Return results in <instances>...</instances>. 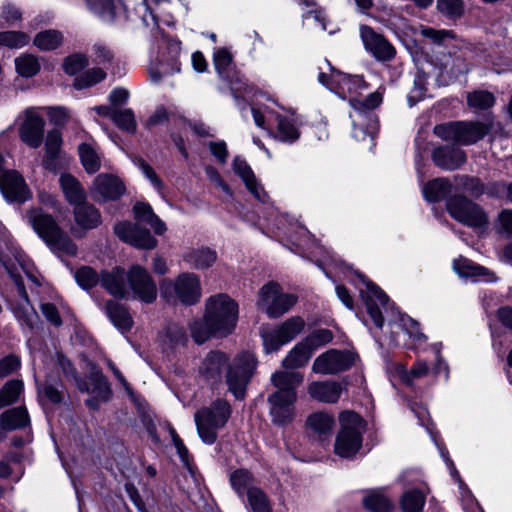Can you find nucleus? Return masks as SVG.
<instances>
[{
    "instance_id": "f257e3e1",
    "label": "nucleus",
    "mask_w": 512,
    "mask_h": 512,
    "mask_svg": "<svg viewBox=\"0 0 512 512\" xmlns=\"http://www.w3.org/2000/svg\"><path fill=\"white\" fill-rule=\"evenodd\" d=\"M256 368L255 357L243 352L231 362L226 354L220 351L210 352L202 361L199 372L204 379L212 384L221 383L225 373V383L228 391L237 400L244 399L247 385Z\"/></svg>"
},
{
    "instance_id": "f03ea898",
    "label": "nucleus",
    "mask_w": 512,
    "mask_h": 512,
    "mask_svg": "<svg viewBox=\"0 0 512 512\" xmlns=\"http://www.w3.org/2000/svg\"><path fill=\"white\" fill-rule=\"evenodd\" d=\"M26 218L36 234L55 254L68 256L77 254L76 244L52 215L41 208H31L26 212Z\"/></svg>"
},
{
    "instance_id": "7ed1b4c3",
    "label": "nucleus",
    "mask_w": 512,
    "mask_h": 512,
    "mask_svg": "<svg viewBox=\"0 0 512 512\" xmlns=\"http://www.w3.org/2000/svg\"><path fill=\"white\" fill-rule=\"evenodd\" d=\"M231 413V406L224 399H217L209 406L199 409L194 415V420L201 440L209 445L215 443L218 430L225 427Z\"/></svg>"
},
{
    "instance_id": "20e7f679",
    "label": "nucleus",
    "mask_w": 512,
    "mask_h": 512,
    "mask_svg": "<svg viewBox=\"0 0 512 512\" xmlns=\"http://www.w3.org/2000/svg\"><path fill=\"white\" fill-rule=\"evenodd\" d=\"M205 315L211 322L218 337H225L235 329L238 319V305L227 294L211 296L206 301Z\"/></svg>"
},
{
    "instance_id": "39448f33",
    "label": "nucleus",
    "mask_w": 512,
    "mask_h": 512,
    "mask_svg": "<svg viewBox=\"0 0 512 512\" xmlns=\"http://www.w3.org/2000/svg\"><path fill=\"white\" fill-rule=\"evenodd\" d=\"M339 421L341 428L335 440L334 450L338 456L349 458L361 448L365 421L353 411L342 412Z\"/></svg>"
},
{
    "instance_id": "423d86ee",
    "label": "nucleus",
    "mask_w": 512,
    "mask_h": 512,
    "mask_svg": "<svg viewBox=\"0 0 512 512\" xmlns=\"http://www.w3.org/2000/svg\"><path fill=\"white\" fill-rule=\"evenodd\" d=\"M296 302V295L282 292V288L277 282L270 281L259 290L257 307L268 317L279 318L287 313Z\"/></svg>"
},
{
    "instance_id": "0eeeda50",
    "label": "nucleus",
    "mask_w": 512,
    "mask_h": 512,
    "mask_svg": "<svg viewBox=\"0 0 512 512\" xmlns=\"http://www.w3.org/2000/svg\"><path fill=\"white\" fill-rule=\"evenodd\" d=\"M446 206L452 218L468 227L481 229L488 224L485 211L466 197L453 196L448 199Z\"/></svg>"
},
{
    "instance_id": "6e6552de",
    "label": "nucleus",
    "mask_w": 512,
    "mask_h": 512,
    "mask_svg": "<svg viewBox=\"0 0 512 512\" xmlns=\"http://www.w3.org/2000/svg\"><path fill=\"white\" fill-rule=\"evenodd\" d=\"M160 288L164 297H168L172 292H175L179 301L185 305H193L201 297L200 280L193 273H182L174 282L164 279Z\"/></svg>"
},
{
    "instance_id": "1a4fd4ad",
    "label": "nucleus",
    "mask_w": 512,
    "mask_h": 512,
    "mask_svg": "<svg viewBox=\"0 0 512 512\" xmlns=\"http://www.w3.org/2000/svg\"><path fill=\"white\" fill-rule=\"evenodd\" d=\"M305 321L299 317H291L273 330L262 329L261 337L266 353L277 351L282 345L293 340L304 329Z\"/></svg>"
},
{
    "instance_id": "9d476101",
    "label": "nucleus",
    "mask_w": 512,
    "mask_h": 512,
    "mask_svg": "<svg viewBox=\"0 0 512 512\" xmlns=\"http://www.w3.org/2000/svg\"><path fill=\"white\" fill-rule=\"evenodd\" d=\"M127 283L133 297L151 304L157 299V286L150 273L140 265H133L127 272Z\"/></svg>"
},
{
    "instance_id": "9b49d317",
    "label": "nucleus",
    "mask_w": 512,
    "mask_h": 512,
    "mask_svg": "<svg viewBox=\"0 0 512 512\" xmlns=\"http://www.w3.org/2000/svg\"><path fill=\"white\" fill-rule=\"evenodd\" d=\"M355 361L356 356L350 351L330 349L314 360L312 370L319 374H337L348 370Z\"/></svg>"
},
{
    "instance_id": "f8f14e48",
    "label": "nucleus",
    "mask_w": 512,
    "mask_h": 512,
    "mask_svg": "<svg viewBox=\"0 0 512 512\" xmlns=\"http://www.w3.org/2000/svg\"><path fill=\"white\" fill-rule=\"evenodd\" d=\"M360 38L364 48L379 62L392 61L396 56L395 47L380 33L368 25H361Z\"/></svg>"
},
{
    "instance_id": "ddd939ff",
    "label": "nucleus",
    "mask_w": 512,
    "mask_h": 512,
    "mask_svg": "<svg viewBox=\"0 0 512 512\" xmlns=\"http://www.w3.org/2000/svg\"><path fill=\"white\" fill-rule=\"evenodd\" d=\"M45 121L35 108H27L23 112V121L19 126L20 140L30 148L41 146L44 138Z\"/></svg>"
},
{
    "instance_id": "4468645a",
    "label": "nucleus",
    "mask_w": 512,
    "mask_h": 512,
    "mask_svg": "<svg viewBox=\"0 0 512 512\" xmlns=\"http://www.w3.org/2000/svg\"><path fill=\"white\" fill-rule=\"evenodd\" d=\"M90 391L93 395L85 401L86 406L91 410H98L101 403L108 402L112 397V390L101 369L94 363H89Z\"/></svg>"
},
{
    "instance_id": "2eb2a0df",
    "label": "nucleus",
    "mask_w": 512,
    "mask_h": 512,
    "mask_svg": "<svg viewBox=\"0 0 512 512\" xmlns=\"http://www.w3.org/2000/svg\"><path fill=\"white\" fill-rule=\"evenodd\" d=\"M114 232L122 241L140 249H153L157 246V240L148 229L131 222L116 223Z\"/></svg>"
},
{
    "instance_id": "dca6fc26",
    "label": "nucleus",
    "mask_w": 512,
    "mask_h": 512,
    "mask_svg": "<svg viewBox=\"0 0 512 512\" xmlns=\"http://www.w3.org/2000/svg\"><path fill=\"white\" fill-rule=\"evenodd\" d=\"M297 400L296 393L284 395L272 393L268 396L270 405L269 412L272 422L276 425H285L290 423L295 415L294 403Z\"/></svg>"
},
{
    "instance_id": "f3484780",
    "label": "nucleus",
    "mask_w": 512,
    "mask_h": 512,
    "mask_svg": "<svg viewBox=\"0 0 512 512\" xmlns=\"http://www.w3.org/2000/svg\"><path fill=\"white\" fill-rule=\"evenodd\" d=\"M0 189L10 202L23 203L31 198V192L24 178L15 170L5 171L0 178Z\"/></svg>"
},
{
    "instance_id": "a211bd4d",
    "label": "nucleus",
    "mask_w": 512,
    "mask_h": 512,
    "mask_svg": "<svg viewBox=\"0 0 512 512\" xmlns=\"http://www.w3.org/2000/svg\"><path fill=\"white\" fill-rule=\"evenodd\" d=\"M123 182L112 174H99L93 181L91 191L97 199L115 201L125 193Z\"/></svg>"
},
{
    "instance_id": "6ab92c4d",
    "label": "nucleus",
    "mask_w": 512,
    "mask_h": 512,
    "mask_svg": "<svg viewBox=\"0 0 512 512\" xmlns=\"http://www.w3.org/2000/svg\"><path fill=\"white\" fill-rule=\"evenodd\" d=\"M73 216L78 227L74 231L77 237H82L86 231L97 228L102 222L99 210L86 200L74 206Z\"/></svg>"
},
{
    "instance_id": "aec40b11",
    "label": "nucleus",
    "mask_w": 512,
    "mask_h": 512,
    "mask_svg": "<svg viewBox=\"0 0 512 512\" xmlns=\"http://www.w3.org/2000/svg\"><path fill=\"white\" fill-rule=\"evenodd\" d=\"M157 341L164 352H171L185 346L188 342V335L182 325L169 321L159 331Z\"/></svg>"
},
{
    "instance_id": "412c9836",
    "label": "nucleus",
    "mask_w": 512,
    "mask_h": 512,
    "mask_svg": "<svg viewBox=\"0 0 512 512\" xmlns=\"http://www.w3.org/2000/svg\"><path fill=\"white\" fill-rule=\"evenodd\" d=\"M432 160L441 169L453 171L466 162V153L459 147L439 146L432 151Z\"/></svg>"
},
{
    "instance_id": "4be33fe9",
    "label": "nucleus",
    "mask_w": 512,
    "mask_h": 512,
    "mask_svg": "<svg viewBox=\"0 0 512 512\" xmlns=\"http://www.w3.org/2000/svg\"><path fill=\"white\" fill-rule=\"evenodd\" d=\"M62 134L58 129L49 130L45 137V154L42 159L44 169L57 172L59 168V158L62 151Z\"/></svg>"
},
{
    "instance_id": "5701e85b",
    "label": "nucleus",
    "mask_w": 512,
    "mask_h": 512,
    "mask_svg": "<svg viewBox=\"0 0 512 512\" xmlns=\"http://www.w3.org/2000/svg\"><path fill=\"white\" fill-rule=\"evenodd\" d=\"M364 299L367 312L374 325L378 328H382L384 324V318L380 308L377 305V302L384 306L388 301L387 295L377 285L373 284L372 282H367Z\"/></svg>"
},
{
    "instance_id": "b1692460",
    "label": "nucleus",
    "mask_w": 512,
    "mask_h": 512,
    "mask_svg": "<svg viewBox=\"0 0 512 512\" xmlns=\"http://www.w3.org/2000/svg\"><path fill=\"white\" fill-rule=\"evenodd\" d=\"M491 126L478 121H458L457 144L472 145L483 139Z\"/></svg>"
},
{
    "instance_id": "393cba45",
    "label": "nucleus",
    "mask_w": 512,
    "mask_h": 512,
    "mask_svg": "<svg viewBox=\"0 0 512 512\" xmlns=\"http://www.w3.org/2000/svg\"><path fill=\"white\" fill-rule=\"evenodd\" d=\"M126 282L127 273L118 267L110 272H103L101 275L102 286L115 297L126 298L129 295Z\"/></svg>"
},
{
    "instance_id": "a878e982",
    "label": "nucleus",
    "mask_w": 512,
    "mask_h": 512,
    "mask_svg": "<svg viewBox=\"0 0 512 512\" xmlns=\"http://www.w3.org/2000/svg\"><path fill=\"white\" fill-rule=\"evenodd\" d=\"M234 172L241 177L249 192L259 201L264 202L266 193L258 184L251 167L245 160L236 157L233 161Z\"/></svg>"
},
{
    "instance_id": "bb28decb",
    "label": "nucleus",
    "mask_w": 512,
    "mask_h": 512,
    "mask_svg": "<svg viewBox=\"0 0 512 512\" xmlns=\"http://www.w3.org/2000/svg\"><path fill=\"white\" fill-rule=\"evenodd\" d=\"M271 382L276 394L296 393V388L303 382V375L297 371H276L271 376Z\"/></svg>"
},
{
    "instance_id": "cd10ccee",
    "label": "nucleus",
    "mask_w": 512,
    "mask_h": 512,
    "mask_svg": "<svg viewBox=\"0 0 512 512\" xmlns=\"http://www.w3.org/2000/svg\"><path fill=\"white\" fill-rule=\"evenodd\" d=\"M341 386L335 381L313 382L309 385V395L320 402L336 403L341 395Z\"/></svg>"
},
{
    "instance_id": "c85d7f7f",
    "label": "nucleus",
    "mask_w": 512,
    "mask_h": 512,
    "mask_svg": "<svg viewBox=\"0 0 512 512\" xmlns=\"http://www.w3.org/2000/svg\"><path fill=\"white\" fill-rule=\"evenodd\" d=\"M105 312L115 327L121 331H129L133 326V318L128 308L117 301L108 300Z\"/></svg>"
},
{
    "instance_id": "c756f323",
    "label": "nucleus",
    "mask_w": 512,
    "mask_h": 512,
    "mask_svg": "<svg viewBox=\"0 0 512 512\" xmlns=\"http://www.w3.org/2000/svg\"><path fill=\"white\" fill-rule=\"evenodd\" d=\"M29 423L27 409L23 406L8 409L0 415V427L5 431L21 429Z\"/></svg>"
},
{
    "instance_id": "7c9ffc66",
    "label": "nucleus",
    "mask_w": 512,
    "mask_h": 512,
    "mask_svg": "<svg viewBox=\"0 0 512 512\" xmlns=\"http://www.w3.org/2000/svg\"><path fill=\"white\" fill-rule=\"evenodd\" d=\"M133 212L137 221L150 225L156 234L162 235L166 231L165 223L153 212L148 203L137 202L133 207Z\"/></svg>"
},
{
    "instance_id": "2f4dec72",
    "label": "nucleus",
    "mask_w": 512,
    "mask_h": 512,
    "mask_svg": "<svg viewBox=\"0 0 512 512\" xmlns=\"http://www.w3.org/2000/svg\"><path fill=\"white\" fill-rule=\"evenodd\" d=\"M66 200L73 206L86 200V193L80 182L71 174H62L59 179Z\"/></svg>"
},
{
    "instance_id": "473e14b6",
    "label": "nucleus",
    "mask_w": 512,
    "mask_h": 512,
    "mask_svg": "<svg viewBox=\"0 0 512 512\" xmlns=\"http://www.w3.org/2000/svg\"><path fill=\"white\" fill-rule=\"evenodd\" d=\"M313 349L305 340L299 342L284 358L282 366L286 369H297L307 364L311 358Z\"/></svg>"
},
{
    "instance_id": "72a5a7b5",
    "label": "nucleus",
    "mask_w": 512,
    "mask_h": 512,
    "mask_svg": "<svg viewBox=\"0 0 512 512\" xmlns=\"http://www.w3.org/2000/svg\"><path fill=\"white\" fill-rule=\"evenodd\" d=\"M38 397L46 399L52 404H61L64 400V387L61 382L47 377L42 385L37 386Z\"/></svg>"
},
{
    "instance_id": "f704fd0d",
    "label": "nucleus",
    "mask_w": 512,
    "mask_h": 512,
    "mask_svg": "<svg viewBox=\"0 0 512 512\" xmlns=\"http://www.w3.org/2000/svg\"><path fill=\"white\" fill-rule=\"evenodd\" d=\"M184 260L196 269H207L217 260V253L210 248L193 249L184 255Z\"/></svg>"
},
{
    "instance_id": "c9c22d12",
    "label": "nucleus",
    "mask_w": 512,
    "mask_h": 512,
    "mask_svg": "<svg viewBox=\"0 0 512 512\" xmlns=\"http://www.w3.org/2000/svg\"><path fill=\"white\" fill-rule=\"evenodd\" d=\"M452 185L447 178H436L423 188V194L429 202H438L451 192Z\"/></svg>"
},
{
    "instance_id": "e433bc0d",
    "label": "nucleus",
    "mask_w": 512,
    "mask_h": 512,
    "mask_svg": "<svg viewBox=\"0 0 512 512\" xmlns=\"http://www.w3.org/2000/svg\"><path fill=\"white\" fill-rule=\"evenodd\" d=\"M364 507L371 512H391L393 504L380 490H372L363 498Z\"/></svg>"
},
{
    "instance_id": "4c0bfd02",
    "label": "nucleus",
    "mask_w": 512,
    "mask_h": 512,
    "mask_svg": "<svg viewBox=\"0 0 512 512\" xmlns=\"http://www.w3.org/2000/svg\"><path fill=\"white\" fill-rule=\"evenodd\" d=\"M191 337L196 344H203L209 340L212 336H216V330L211 325L210 321H207L206 315L202 319H195L189 324Z\"/></svg>"
},
{
    "instance_id": "58836bf2",
    "label": "nucleus",
    "mask_w": 512,
    "mask_h": 512,
    "mask_svg": "<svg viewBox=\"0 0 512 512\" xmlns=\"http://www.w3.org/2000/svg\"><path fill=\"white\" fill-rule=\"evenodd\" d=\"M453 268L461 277H487L493 275L485 267L474 264L471 260L464 257L454 260Z\"/></svg>"
},
{
    "instance_id": "ea45409f",
    "label": "nucleus",
    "mask_w": 512,
    "mask_h": 512,
    "mask_svg": "<svg viewBox=\"0 0 512 512\" xmlns=\"http://www.w3.org/2000/svg\"><path fill=\"white\" fill-rule=\"evenodd\" d=\"M78 153L81 163L87 173L94 174L99 171L101 167V159L90 144H80L78 147Z\"/></svg>"
},
{
    "instance_id": "a19ab883",
    "label": "nucleus",
    "mask_w": 512,
    "mask_h": 512,
    "mask_svg": "<svg viewBox=\"0 0 512 512\" xmlns=\"http://www.w3.org/2000/svg\"><path fill=\"white\" fill-rule=\"evenodd\" d=\"M57 358H58V365H59L62 373L64 374V376L70 380H73L77 389L80 392H89L90 387L88 385V382L83 380L79 376V374H78L76 368L74 367L73 363L71 362V360L68 359L63 354H58Z\"/></svg>"
},
{
    "instance_id": "79ce46f5",
    "label": "nucleus",
    "mask_w": 512,
    "mask_h": 512,
    "mask_svg": "<svg viewBox=\"0 0 512 512\" xmlns=\"http://www.w3.org/2000/svg\"><path fill=\"white\" fill-rule=\"evenodd\" d=\"M306 425L318 435H326L331 432L334 425V418L324 412H316L311 414L307 420Z\"/></svg>"
},
{
    "instance_id": "37998d69",
    "label": "nucleus",
    "mask_w": 512,
    "mask_h": 512,
    "mask_svg": "<svg viewBox=\"0 0 512 512\" xmlns=\"http://www.w3.org/2000/svg\"><path fill=\"white\" fill-rule=\"evenodd\" d=\"M63 41V35L58 30H45L36 34L33 43L40 50H54Z\"/></svg>"
},
{
    "instance_id": "c03bdc74",
    "label": "nucleus",
    "mask_w": 512,
    "mask_h": 512,
    "mask_svg": "<svg viewBox=\"0 0 512 512\" xmlns=\"http://www.w3.org/2000/svg\"><path fill=\"white\" fill-rule=\"evenodd\" d=\"M425 495L422 491L414 489L405 492L400 499L403 512H421L425 505Z\"/></svg>"
},
{
    "instance_id": "a18cd8bd",
    "label": "nucleus",
    "mask_w": 512,
    "mask_h": 512,
    "mask_svg": "<svg viewBox=\"0 0 512 512\" xmlns=\"http://www.w3.org/2000/svg\"><path fill=\"white\" fill-rule=\"evenodd\" d=\"M23 382L21 380H10L0 389V408L15 403L23 391Z\"/></svg>"
},
{
    "instance_id": "49530a36",
    "label": "nucleus",
    "mask_w": 512,
    "mask_h": 512,
    "mask_svg": "<svg viewBox=\"0 0 512 512\" xmlns=\"http://www.w3.org/2000/svg\"><path fill=\"white\" fill-rule=\"evenodd\" d=\"M106 72L101 68L88 69L74 79L73 87L77 90L89 88L104 80Z\"/></svg>"
},
{
    "instance_id": "de8ad7c7",
    "label": "nucleus",
    "mask_w": 512,
    "mask_h": 512,
    "mask_svg": "<svg viewBox=\"0 0 512 512\" xmlns=\"http://www.w3.org/2000/svg\"><path fill=\"white\" fill-rule=\"evenodd\" d=\"M247 499L252 512H272L268 497L260 488H248Z\"/></svg>"
},
{
    "instance_id": "09e8293b",
    "label": "nucleus",
    "mask_w": 512,
    "mask_h": 512,
    "mask_svg": "<svg viewBox=\"0 0 512 512\" xmlns=\"http://www.w3.org/2000/svg\"><path fill=\"white\" fill-rule=\"evenodd\" d=\"M467 104L473 109L486 110L495 104V97L489 91L475 90L467 94Z\"/></svg>"
},
{
    "instance_id": "8fccbe9b",
    "label": "nucleus",
    "mask_w": 512,
    "mask_h": 512,
    "mask_svg": "<svg viewBox=\"0 0 512 512\" xmlns=\"http://www.w3.org/2000/svg\"><path fill=\"white\" fill-rule=\"evenodd\" d=\"M17 72L23 77H32L40 70L38 59L31 54H24L15 59Z\"/></svg>"
},
{
    "instance_id": "3c124183",
    "label": "nucleus",
    "mask_w": 512,
    "mask_h": 512,
    "mask_svg": "<svg viewBox=\"0 0 512 512\" xmlns=\"http://www.w3.org/2000/svg\"><path fill=\"white\" fill-rule=\"evenodd\" d=\"M74 277L78 285L85 290L95 287L101 280L98 273L90 266H82L77 269Z\"/></svg>"
},
{
    "instance_id": "603ef678",
    "label": "nucleus",
    "mask_w": 512,
    "mask_h": 512,
    "mask_svg": "<svg viewBox=\"0 0 512 512\" xmlns=\"http://www.w3.org/2000/svg\"><path fill=\"white\" fill-rule=\"evenodd\" d=\"M383 101V95L381 92L376 91L369 94L364 100L358 98H351L349 103L351 107L358 112L371 111L377 108Z\"/></svg>"
},
{
    "instance_id": "864d4df0",
    "label": "nucleus",
    "mask_w": 512,
    "mask_h": 512,
    "mask_svg": "<svg viewBox=\"0 0 512 512\" xmlns=\"http://www.w3.org/2000/svg\"><path fill=\"white\" fill-rule=\"evenodd\" d=\"M112 121L118 128L128 133L133 134L136 132L137 124L131 109L116 110Z\"/></svg>"
},
{
    "instance_id": "5fc2aeb1",
    "label": "nucleus",
    "mask_w": 512,
    "mask_h": 512,
    "mask_svg": "<svg viewBox=\"0 0 512 512\" xmlns=\"http://www.w3.org/2000/svg\"><path fill=\"white\" fill-rule=\"evenodd\" d=\"M277 122V132L280 140L293 142L299 138L300 132L291 120L282 115H278Z\"/></svg>"
},
{
    "instance_id": "6e6d98bb",
    "label": "nucleus",
    "mask_w": 512,
    "mask_h": 512,
    "mask_svg": "<svg viewBox=\"0 0 512 512\" xmlns=\"http://www.w3.org/2000/svg\"><path fill=\"white\" fill-rule=\"evenodd\" d=\"M89 9L106 20H113L115 0H85Z\"/></svg>"
},
{
    "instance_id": "4d7b16f0",
    "label": "nucleus",
    "mask_w": 512,
    "mask_h": 512,
    "mask_svg": "<svg viewBox=\"0 0 512 512\" xmlns=\"http://www.w3.org/2000/svg\"><path fill=\"white\" fill-rule=\"evenodd\" d=\"M28 34L21 31H4L0 32V45L9 48H20L29 43Z\"/></svg>"
},
{
    "instance_id": "13d9d810",
    "label": "nucleus",
    "mask_w": 512,
    "mask_h": 512,
    "mask_svg": "<svg viewBox=\"0 0 512 512\" xmlns=\"http://www.w3.org/2000/svg\"><path fill=\"white\" fill-rule=\"evenodd\" d=\"M428 371L429 368L425 361H417L410 370L401 367L398 370V373L403 382H405L408 385H411L415 379H419L426 376L428 374Z\"/></svg>"
},
{
    "instance_id": "bf43d9fd",
    "label": "nucleus",
    "mask_w": 512,
    "mask_h": 512,
    "mask_svg": "<svg viewBox=\"0 0 512 512\" xmlns=\"http://www.w3.org/2000/svg\"><path fill=\"white\" fill-rule=\"evenodd\" d=\"M230 482L236 492L242 494L252 487L253 477L248 470L238 469L230 475Z\"/></svg>"
},
{
    "instance_id": "052dcab7",
    "label": "nucleus",
    "mask_w": 512,
    "mask_h": 512,
    "mask_svg": "<svg viewBox=\"0 0 512 512\" xmlns=\"http://www.w3.org/2000/svg\"><path fill=\"white\" fill-rule=\"evenodd\" d=\"M214 64L219 75L227 79L232 66V55L227 49H218L214 54Z\"/></svg>"
},
{
    "instance_id": "680f3d73",
    "label": "nucleus",
    "mask_w": 512,
    "mask_h": 512,
    "mask_svg": "<svg viewBox=\"0 0 512 512\" xmlns=\"http://www.w3.org/2000/svg\"><path fill=\"white\" fill-rule=\"evenodd\" d=\"M89 64L88 58L84 54H72L64 59L63 69L68 75H75Z\"/></svg>"
},
{
    "instance_id": "e2e57ef3",
    "label": "nucleus",
    "mask_w": 512,
    "mask_h": 512,
    "mask_svg": "<svg viewBox=\"0 0 512 512\" xmlns=\"http://www.w3.org/2000/svg\"><path fill=\"white\" fill-rule=\"evenodd\" d=\"M437 9L449 18H459L464 12L462 0H437Z\"/></svg>"
},
{
    "instance_id": "0e129e2a",
    "label": "nucleus",
    "mask_w": 512,
    "mask_h": 512,
    "mask_svg": "<svg viewBox=\"0 0 512 512\" xmlns=\"http://www.w3.org/2000/svg\"><path fill=\"white\" fill-rule=\"evenodd\" d=\"M458 122L438 124L433 128V133L443 141L457 143Z\"/></svg>"
},
{
    "instance_id": "69168bd1",
    "label": "nucleus",
    "mask_w": 512,
    "mask_h": 512,
    "mask_svg": "<svg viewBox=\"0 0 512 512\" xmlns=\"http://www.w3.org/2000/svg\"><path fill=\"white\" fill-rule=\"evenodd\" d=\"M333 339V333L329 329H318L313 331L304 340L314 350L319 346L331 342Z\"/></svg>"
},
{
    "instance_id": "338daca9",
    "label": "nucleus",
    "mask_w": 512,
    "mask_h": 512,
    "mask_svg": "<svg viewBox=\"0 0 512 512\" xmlns=\"http://www.w3.org/2000/svg\"><path fill=\"white\" fill-rule=\"evenodd\" d=\"M426 78L424 75L418 74L414 79V85L411 89L408 101L411 106L415 105L418 101L422 100L426 93Z\"/></svg>"
},
{
    "instance_id": "774afa93",
    "label": "nucleus",
    "mask_w": 512,
    "mask_h": 512,
    "mask_svg": "<svg viewBox=\"0 0 512 512\" xmlns=\"http://www.w3.org/2000/svg\"><path fill=\"white\" fill-rule=\"evenodd\" d=\"M16 316L22 320L30 329L34 327L38 320V315L34 308L29 304L19 307L15 310Z\"/></svg>"
}]
</instances>
